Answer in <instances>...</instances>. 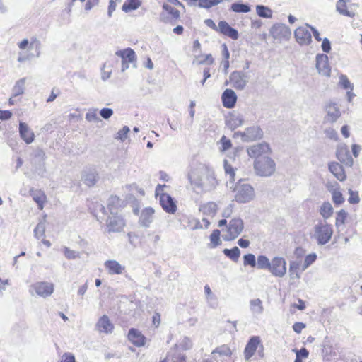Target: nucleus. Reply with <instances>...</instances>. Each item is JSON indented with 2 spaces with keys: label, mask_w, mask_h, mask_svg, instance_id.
I'll use <instances>...</instances> for the list:
<instances>
[{
  "label": "nucleus",
  "mask_w": 362,
  "mask_h": 362,
  "mask_svg": "<svg viewBox=\"0 0 362 362\" xmlns=\"http://www.w3.org/2000/svg\"><path fill=\"white\" fill-rule=\"evenodd\" d=\"M188 180L192 185L200 189L202 192H211L218 185L214 172L203 164H199L189 170Z\"/></svg>",
  "instance_id": "obj_1"
},
{
  "label": "nucleus",
  "mask_w": 362,
  "mask_h": 362,
  "mask_svg": "<svg viewBox=\"0 0 362 362\" xmlns=\"http://www.w3.org/2000/svg\"><path fill=\"white\" fill-rule=\"evenodd\" d=\"M332 235V226L327 223L326 221H319L314 225L310 233V238L315 240L317 245H324L329 243Z\"/></svg>",
  "instance_id": "obj_2"
},
{
  "label": "nucleus",
  "mask_w": 362,
  "mask_h": 362,
  "mask_svg": "<svg viewBox=\"0 0 362 362\" xmlns=\"http://www.w3.org/2000/svg\"><path fill=\"white\" fill-rule=\"evenodd\" d=\"M235 199L239 203H247L255 196L254 188L244 180H239L234 188Z\"/></svg>",
  "instance_id": "obj_3"
},
{
  "label": "nucleus",
  "mask_w": 362,
  "mask_h": 362,
  "mask_svg": "<svg viewBox=\"0 0 362 362\" xmlns=\"http://www.w3.org/2000/svg\"><path fill=\"white\" fill-rule=\"evenodd\" d=\"M254 169L257 175L271 176L276 170V164L270 157H259L254 162Z\"/></svg>",
  "instance_id": "obj_4"
},
{
  "label": "nucleus",
  "mask_w": 362,
  "mask_h": 362,
  "mask_svg": "<svg viewBox=\"0 0 362 362\" xmlns=\"http://www.w3.org/2000/svg\"><path fill=\"white\" fill-rule=\"evenodd\" d=\"M54 284L48 281H39L35 282L30 286L29 292L31 295L34 293L42 298H47L50 296L54 292Z\"/></svg>",
  "instance_id": "obj_5"
},
{
  "label": "nucleus",
  "mask_w": 362,
  "mask_h": 362,
  "mask_svg": "<svg viewBox=\"0 0 362 362\" xmlns=\"http://www.w3.org/2000/svg\"><path fill=\"white\" fill-rule=\"evenodd\" d=\"M244 228L243 221L240 218L231 219L227 227V235L225 240H234L239 236Z\"/></svg>",
  "instance_id": "obj_6"
},
{
  "label": "nucleus",
  "mask_w": 362,
  "mask_h": 362,
  "mask_svg": "<svg viewBox=\"0 0 362 362\" xmlns=\"http://www.w3.org/2000/svg\"><path fill=\"white\" fill-rule=\"evenodd\" d=\"M230 81L235 89L242 90H243L249 81V76L241 71H233L230 76Z\"/></svg>",
  "instance_id": "obj_7"
},
{
  "label": "nucleus",
  "mask_w": 362,
  "mask_h": 362,
  "mask_svg": "<svg viewBox=\"0 0 362 362\" xmlns=\"http://www.w3.org/2000/svg\"><path fill=\"white\" fill-rule=\"evenodd\" d=\"M106 225L109 233H117L121 231L125 226V222L122 216L118 213L110 214L107 221Z\"/></svg>",
  "instance_id": "obj_8"
},
{
  "label": "nucleus",
  "mask_w": 362,
  "mask_h": 362,
  "mask_svg": "<svg viewBox=\"0 0 362 362\" xmlns=\"http://www.w3.org/2000/svg\"><path fill=\"white\" fill-rule=\"evenodd\" d=\"M273 276L283 277L286 273V262L283 257H276L272 259L269 269Z\"/></svg>",
  "instance_id": "obj_9"
},
{
  "label": "nucleus",
  "mask_w": 362,
  "mask_h": 362,
  "mask_svg": "<svg viewBox=\"0 0 362 362\" xmlns=\"http://www.w3.org/2000/svg\"><path fill=\"white\" fill-rule=\"evenodd\" d=\"M235 135H240L243 141H252L260 139L263 136V131L258 126H253L245 129L243 132H238Z\"/></svg>",
  "instance_id": "obj_10"
},
{
  "label": "nucleus",
  "mask_w": 362,
  "mask_h": 362,
  "mask_svg": "<svg viewBox=\"0 0 362 362\" xmlns=\"http://www.w3.org/2000/svg\"><path fill=\"white\" fill-rule=\"evenodd\" d=\"M325 110L327 113L324 117L325 122L334 123L341 115L339 105L334 102H328L325 106Z\"/></svg>",
  "instance_id": "obj_11"
},
{
  "label": "nucleus",
  "mask_w": 362,
  "mask_h": 362,
  "mask_svg": "<svg viewBox=\"0 0 362 362\" xmlns=\"http://www.w3.org/2000/svg\"><path fill=\"white\" fill-rule=\"evenodd\" d=\"M310 25L305 24V26H300L296 29L294 36L300 45H307L312 41L311 33L309 30Z\"/></svg>",
  "instance_id": "obj_12"
},
{
  "label": "nucleus",
  "mask_w": 362,
  "mask_h": 362,
  "mask_svg": "<svg viewBox=\"0 0 362 362\" xmlns=\"http://www.w3.org/2000/svg\"><path fill=\"white\" fill-rule=\"evenodd\" d=\"M269 33L275 40L288 39L291 35L289 28L283 23L274 24L270 29Z\"/></svg>",
  "instance_id": "obj_13"
},
{
  "label": "nucleus",
  "mask_w": 362,
  "mask_h": 362,
  "mask_svg": "<svg viewBox=\"0 0 362 362\" xmlns=\"http://www.w3.org/2000/svg\"><path fill=\"white\" fill-rule=\"evenodd\" d=\"M316 68L318 73L325 76H329L330 68L328 63V57L320 54L316 56Z\"/></svg>",
  "instance_id": "obj_14"
},
{
  "label": "nucleus",
  "mask_w": 362,
  "mask_h": 362,
  "mask_svg": "<svg viewBox=\"0 0 362 362\" xmlns=\"http://www.w3.org/2000/svg\"><path fill=\"white\" fill-rule=\"evenodd\" d=\"M269 146L267 143H260L250 146L247 148V151L250 157L257 159L259 157H264L262 155L269 152Z\"/></svg>",
  "instance_id": "obj_15"
},
{
  "label": "nucleus",
  "mask_w": 362,
  "mask_h": 362,
  "mask_svg": "<svg viewBox=\"0 0 362 362\" xmlns=\"http://www.w3.org/2000/svg\"><path fill=\"white\" fill-rule=\"evenodd\" d=\"M159 201L162 208L167 213L173 214L176 211L177 206L168 194L161 193Z\"/></svg>",
  "instance_id": "obj_16"
},
{
  "label": "nucleus",
  "mask_w": 362,
  "mask_h": 362,
  "mask_svg": "<svg viewBox=\"0 0 362 362\" xmlns=\"http://www.w3.org/2000/svg\"><path fill=\"white\" fill-rule=\"evenodd\" d=\"M223 107L231 109L235 107L237 102V95L232 89H226L221 95Z\"/></svg>",
  "instance_id": "obj_17"
},
{
  "label": "nucleus",
  "mask_w": 362,
  "mask_h": 362,
  "mask_svg": "<svg viewBox=\"0 0 362 362\" xmlns=\"http://www.w3.org/2000/svg\"><path fill=\"white\" fill-rule=\"evenodd\" d=\"M238 152V149H235L234 151L233 156L229 155L228 159H225L223 160V167L225 173L227 176L229 177V180L230 182H233L235 180V169L233 167L232 164L230 163V162H235V156Z\"/></svg>",
  "instance_id": "obj_18"
},
{
  "label": "nucleus",
  "mask_w": 362,
  "mask_h": 362,
  "mask_svg": "<svg viewBox=\"0 0 362 362\" xmlns=\"http://www.w3.org/2000/svg\"><path fill=\"white\" fill-rule=\"evenodd\" d=\"M218 32L233 40H238L239 37L238 30L230 26V25L224 21H221L218 23Z\"/></svg>",
  "instance_id": "obj_19"
},
{
  "label": "nucleus",
  "mask_w": 362,
  "mask_h": 362,
  "mask_svg": "<svg viewBox=\"0 0 362 362\" xmlns=\"http://www.w3.org/2000/svg\"><path fill=\"white\" fill-rule=\"evenodd\" d=\"M30 195L32 197L33 201L37 204L40 210H42L45 204L47 202V196L45 192L38 189L31 188L29 190Z\"/></svg>",
  "instance_id": "obj_20"
},
{
  "label": "nucleus",
  "mask_w": 362,
  "mask_h": 362,
  "mask_svg": "<svg viewBox=\"0 0 362 362\" xmlns=\"http://www.w3.org/2000/svg\"><path fill=\"white\" fill-rule=\"evenodd\" d=\"M104 267L110 275L121 274L125 269L124 266H122L117 261L114 259L105 261Z\"/></svg>",
  "instance_id": "obj_21"
},
{
  "label": "nucleus",
  "mask_w": 362,
  "mask_h": 362,
  "mask_svg": "<svg viewBox=\"0 0 362 362\" xmlns=\"http://www.w3.org/2000/svg\"><path fill=\"white\" fill-rule=\"evenodd\" d=\"M19 134L21 139L28 144H31L34 140V133L25 122L19 123Z\"/></svg>",
  "instance_id": "obj_22"
},
{
  "label": "nucleus",
  "mask_w": 362,
  "mask_h": 362,
  "mask_svg": "<svg viewBox=\"0 0 362 362\" xmlns=\"http://www.w3.org/2000/svg\"><path fill=\"white\" fill-rule=\"evenodd\" d=\"M154 210L151 207L145 208L142 210L140 218L139 224L145 228H148L153 221Z\"/></svg>",
  "instance_id": "obj_23"
},
{
  "label": "nucleus",
  "mask_w": 362,
  "mask_h": 362,
  "mask_svg": "<svg viewBox=\"0 0 362 362\" xmlns=\"http://www.w3.org/2000/svg\"><path fill=\"white\" fill-rule=\"evenodd\" d=\"M337 157L341 163L349 167H351L354 163L353 158L346 147L338 148L337 150Z\"/></svg>",
  "instance_id": "obj_24"
},
{
  "label": "nucleus",
  "mask_w": 362,
  "mask_h": 362,
  "mask_svg": "<svg viewBox=\"0 0 362 362\" xmlns=\"http://www.w3.org/2000/svg\"><path fill=\"white\" fill-rule=\"evenodd\" d=\"M259 343L260 339L259 337H252L250 338L244 351L246 360H249L254 355Z\"/></svg>",
  "instance_id": "obj_25"
},
{
  "label": "nucleus",
  "mask_w": 362,
  "mask_h": 362,
  "mask_svg": "<svg viewBox=\"0 0 362 362\" xmlns=\"http://www.w3.org/2000/svg\"><path fill=\"white\" fill-rule=\"evenodd\" d=\"M96 328L100 332L111 333L113 330L114 326L111 323L109 317L104 315H103L96 323Z\"/></svg>",
  "instance_id": "obj_26"
},
{
  "label": "nucleus",
  "mask_w": 362,
  "mask_h": 362,
  "mask_svg": "<svg viewBox=\"0 0 362 362\" xmlns=\"http://www.w3.org/2000/svg\"><path fill=\"white\" fill-rule=\"evenodd\" d=\"M129 340L136 346H142L145 344V337L141 332L134 329L132 328L129 329L128 333Z\"/></svg>",
  "instance_id": "obj_27"
},
{
  "label": "nucleus",
  "mask_w": 362,
  "mask_h": 362,
  "mask_svg": "<svg viewBox=\"0 0 362 362\" xmlns=\"http://www.w3.org/2000/svg\"><path fill=\"white\" fill-rule=\"evenodd\" d=\"M244 123L243 116L240 114H232L227 119L226 124L232 130L240 127Z\"/></svg>",
  "instance_id": "obj_28"
},
{
  "label": "nucleus",
  "mask_w": 362,
  "mask_h": 362,
  "mask_svg": "<svg viewBox=\"0 0 362 362\" xmlns=\"http://www.w3.org/2000/svg\"><path fill=\"white\" fill-rule=\"evenodd\" d=\"M328 168L334 176L339 181H344L346 179L344 170L339 163L337 162H332L329 164Z\"/></svg>",
  "instance_id": "obj_29"
},
{
  "label": "nucleus",
  "mask_w": 362,
  "mask_h": 362,
  "mask_svg": "<svg viewBox=\"0 0 362 362\" xmlns=\"http://www.w3.org/2000/svg\"><path fill=\"white\" fill-rule=\"evenodd\" d=\"M250 310L254 316H259L263 313V303L259 298L250 300Z\"/></svg>",
  "instance_id": "obj_30"
},
{
  "label": "nucleus",
  "mask_w": 362,
  "mask_h": 362,
  "mask_svg": "<svg viewBox=\"0 0 362 362\" xmlns=\"http://www.w3.org/2000/svg\"><path fill=\"white\" fill-rule=\"evenodd\" d=\"M82 179L83 182L88 187L93 186L98 180V175L94 170L83 173Z\"/></svg>",
  "instance_id": "obj_31"
},
{
  "label": "nucleus",
  "mask_w": 362,
  "mask_h": 362,
  "mask_svg": "<svg viewBox=\"0 0 362 362\" xmlns=\"http://www.w3.org/2000/svg\"><path fill=\"white\" fill-rule=\"evenodd\" d=\"M115 54L120 57L122 59L128 61V62H133L136 59V54L134 51L131 48H127L122 50H117Z\"/></svg>",
  "instance_id": "obj_32"
},
{
  "label": "nucleus",
  "mask_w": 362,
  "mask_h": 362,
  "mask_svg": "<svg viewBox=\"0 0 362 362\" xmlns=\"http://www.w3.org/2000/svg\"><path fill=\"white\" fill-rule=\"evenodd\" d=\"M121 206V199L117 196L112 195L107 201V209L110 214L117 213L118 209Z\"/></svg>",
  "instance_id": "obj_33"
},
{
  "label": "nucleus",
  "mask_w": 362,
  "mask_h": 362,
  "mask_svg": "<svg viewBox=\"0 0 362 362\" xmlns=\"http://www.w3.org/2000/svg\"><path fill=\"white\" fill-rule=\"evenodd\" d=\"M218 209L217 204L214 202H209L199 206V211L204 214L214 216Z\"/></svg>",
  "instance_id": "obj_34"
},
{
  "label": "nucleus",
  "mask_w": 362,
  "mask_h": 362,
  "mask_svg": "<svg viewBox=\"0 0 362 362\" xmlns=\"http://www.w3.org/2000/svg\"><path fill=\"white\" fill-rule=\"evenodd\" d=\"M218 355L220 357H229L231 356L232 352L230 349L227 345H222L217 348H216L212 352L211 355L213 358L217 360L216 355Z\"/></svg>",
  "instance_id": "obj_35"
},
{
  "label": "nucleus",
  "mask_w": 362,
  "mask_h": 362,
  "mask_svg": "<svg viewBox=\"0 0 362 362\" xmlns=\"http://www.w3.org/2000/svg\"><path fill=\"white\" fill-rule=\"evenodd\" d=\"M336 9L341 15L344 16L354 17L355 15L354 12L347 9L346 0H338L336 4Z\"/></svg>",
  "instance_id": "obj_36"
},
{
  "label": "nucleus",
  "mask_w": 362,
  "mask_h": 362,
  "mask_svg": "<svg viewBox=\"0 0 362 362\" xmlns=\"http://www.w3.org/2000/svg\"><path fill=\"white\" fill-rule=\"evenodd\" d=\"M320 214L323 217L324 221H326L332 216L333 214V207L329 202H324L320 209Z\"/></svg>",
  "instance_id": "obj_37"
},
{
  "label": "nucleus",
  "mask_w": 362,
  "mask_h": 362,
  "mask_svg": "<svg viewBox=\"0 0 362 362\" xmlns=\"http://www.w3.org/2000/svg\"><path fill=\"white\" fill-rule=\"evenodd\" d=\"M25 78L17 81L12 89V96L16 97L23 94L25 90Z\"/></svg>",
  "instance_id": "obj_38"
},
{
  "label": "nucleus",
  "mask_w": 362,
  "mask_h": 362,
  "mask_svg": "<svg viewBox=\"0 0 362 362\" xmlns=\"http://www.w3.org/2000/svg\"><path fill=\"white\" fill-rule=\"evenodd\" d=\"M141 5L140 0H127L122 5V9L124 12L128 13L137 9Z\"/></svg>",
  "instance_id": "obj_39"
},
{
  "label": "nucleus",
  "mask_w": 362,
  "mask_h": 362,
  "mask_svg": "<svg viewBox=\"0 0 362 362\" xmlns=\"http://www.w3.org/2000/svg\"><path fill=\"white\" fill-rule=\"evenodd\" d=\"M223 252L227 257L235 262H238L240 255V250L238 247H234L232 249L226 248L223 250Z\"/></svg>",
  "instance_id": "obj_40"
},
{
  "label": "nucleus",
  "mask_w": 362,
  "mask_h": 362,
  "mask_svg": "<svg viewBox=\"0 0 362 362\" xmlns=\"http://www.w3.org/2000/svg\"><path fill=\"white\" fill-rule=\"evenodd\" d=\"M299 263L295 261L291 262L289 265V277L291 280L298 279L300 275L298 272Z\"/></svg>",
  "instance_id": "obj_41"
},
{
  "label": "nucleus",
  "mask_w": 362,
  "mask_h": 362,
  "mask_svg": "<svg viewBox=\"0 0 362 362\" xmlns=\"http://www.w3.org/2000/svg\"><path fill=\"white\" fill-rule=\"evenodd\" d=\"M257 14L262 18H270L272 17V11L267 6L257 5L256 6Z\"/></svg>",
  "instance_id": "obj_42"
},
{
  "label": "nucleus",
  "mask_w": 362,
  "mask_h": 362,
  "mask_svg": "<svg viewBox=\"0 0 362 362\" xmlns=\"http://www.w3.org/2000/svg\"><path fill=\"white\" fill-rule=\"evenodd\" d=\"M192 346H193V343H192L191 339L189 338L188 337H184L180 340L179 344H175V347L176 349H180L183 351L189 350L190 349H192Z\"/></svg>",
  "instance_id": "obj_43"
},
{
  "label": "nucleus",
  "mask_w": 362,
  "mask_h": 362,
  "mask_svg": "<svg viewBox=\"0 0 362 362\" xmlns=\"http://www.w3.org/2000/svg\"><path fill=\"white\" fill-rule=\"evenodd\" d=\"M231 10L235 13H248L250 11V7L247 4L243 3H234L231 5Z\"/></svg>",
  "instance_id": "obj_44"
},
{
  "label": "nucleus",
  "mask_w": 362,
  "mask_h": 362,
  "mask_svg": "<svg viewBox=\"0 0 362 362\" xmlns=\"http://www.w3.org/2000/svg\"><path fill=\"white\" fill-rule=\"evenodd\" d=\"M269 259L264 255H259L256 262V266L259 269H269L270 267Z\"/></svg>",
  "instance_id": "obj_45"
},
{
  "label": "nucleus",
  "mask_w": 362,
  "mask_h": 362,
  "mask_svg": "<svg viewBox=\"0 0 362 362\" xmlns=\"http://www.w3.org/2000/svg\"><path fill=\"white\" fill-rule=\"evenodd\" d=\"M223 0H199L198 6L199 8L209 9L213 6H215L220 3H222Z\"/></svg>",
  "instance_id": "obj_46"
},
{
  "label": "nucleus",
  "mask_w": 362,
  "mask_h": 362,
  "mask_svg": "<svg viewBox=\"0 0 362 362\" xmlns=\"http://www.w3.org/2000/svg\"><path fill=\"white\" fill-rule=\"evenodd\" d=\"M163 9L171 15L172 20H177L180 18V11L168 4H163Z\"/></svg>",
  "instance_id": "obj_47"
},
{
  "label": "nucleus",
  "mask_w": 362,
  "mask_h": 362,
  "mask_svg": "<svg viewBox=\"0 0 362 362\" xmlns=\"http://www.w3.org/2000/svg\"><path fill=\"white\" fill-rule=\"evenodd\" d=\"M317 259V255L315 253H311L305 256L304 262L302 265V271L307 269L312 264H313Z\"/></svg>",
  "instance_id": "obj_48"
},
{
  "label": "nucleus",
  "mask_w": 362,
  "mask_h": 362,
  "mask_svg": "<svg viewBox=\"0 0 362 362\" xmlns=\"http://www.w3.org/2000/svg\"><path fill=\"white\" fill-rule=\"evenodd\" d=\"M346 217L347 213L344 209H341L339 211H338L337 214L335 222V226L337 228L344 224Z\"/></svg>",
  "instance_id": "obj_49"
},
{
  "label": "nucleus",
  "mask_w": 362,
  "mask_h": 362,
  "mask_svg": "<svg viewBox=\"0 0 362 362\" xmlns=\"http://www.w3.org/2000/svg\"><path fill=\"white\" fill-rule=\"evenodd\" d=\"M220 230L218 229L214 230L210 235V240L212 247H216L221 243L220 240Z\"/></svg>",
  "instance_id": "obj_50"
},
{
  "label": "nucleus",
  "mask_w": 362,
  "mask_h": 362,
  "mask_svg": "<svg viewBox=\"0 0 362 362\" xmlns=\"http://www.w3.org/2000/svg\"><path fill=\"white\" fill-rule=\"evenodd\" d=\"M332 195L333 202L335 204L339 205V204H341L344 202L343 195H342L341 192L338 189H334L332 191Z\"/></svg>",
  "instance_id": "obj_51"
},
{
  "label": "nucleus",
  "mask_w": 362,
  "mask_h": 362,
  "mask_svg": "<svg viewBox=\"0 0 362 362\" xmlns=\"http://www.w3.org/2000/svg\"><path fill=\"white\" fill-rule=\"evenodd\" d=\"M199 56L195 55L196 59L193 61V64H212L214 63V59L211 54H206L204 57L202 59L197 60Z\"/></svg>",
  "instance_id": "obj_52"
},
{
  "label": "nucleus",
  "mask_w": 362,
  "mask_h": 362,
  "mask_svg": "<svg viewBox=\"0 0 362 362\" xmlns=\"http://www.w3.org/2000/svg\"><path fill=\"white\" fill-rule=\"evenodd\" d=\"M243 264L245 266L250 265L252 267H256V259L253 254H247L243 256Z\"/></svg>",
  "instance_id": "obj_53"
},
{
  "label": "nucleus",
  "mask_w": 362,
  "mask_h": 362,
  "mask_svg": "<svg viewBox=\"0 0 362 362\" xmlns=\"http://www.w3.org/2000/svg\"><path fill=\"white\" fill-rule=\"evenodd\" d=\"M339 84L344 89L353 90L354 86L350 83L348 78L345 75H341L339 77Z\"/></svg>",
  "instance_id": "obj_54"
},
{
  "label": "nucleus",
  "mask_w": 362,
  "mask_h": 362,
  "mask_svg": "<svg viewBox=\"0 0 362 362\" xmlns=\"http://www.w3.org/2000/svg\"><path fill=\"white\" fill-rule=\"evenodd\" d=\"M129 132V128L127 126L123 127L116 134L115 139L124 141L127 136V134Z\"/></svg>",
  "instance_id": "obj_55"
},
{
  "label": "nucleus",
  "mask_w": 362,
  "mask_h": 362,
  "mask_svg": "<svg viewBox=\"0 0 362 362\" xmlns=\"http://www.w3.org/2000/svg\"><path fill=\"white\" fill-rule=\"evenodd\" d=\"M86 119L88 122H98L100 121V119L98 117L96 109L89 110L86 114Z\"/></svg>",
  "instance_id": "obj_56"
},
{
  "label": "nucleus",
  "mask_w": 362,
  "mask_h": 362,
  "mask_svg": "<svg viewBox=\"0 0 362 362\" xmlns=\"http://www.w3.org/2000/svg\"><path fill=\"white\" fill-rule=\"evenodd\" d=\"M64 254L65 257L69 259H74L80 257L78 252L71 250L66 247H65L64 249Z\"/></svg>",
  "instance_id": "obj_57"
},
{
  "label": "nucleus",
  "mask_w": 362,
  "mask_h": 362,
  "mask_svg": "<svg viewBox=\"0 0 362 362\" xmlns=\"http://www.w3.org/2000/svg\"><path fill=\"white\" fill-rule=\"evenodd\" d=\"M45 224L43 223H39L37 226L35 227V230H34V234H35V236L37 238V239H40V238H42V236H44L45 235Z\"/></svg>",
  "instance_id": "obj_58"
},
{
  "label": "nucleus",
  "mask_w": 362,
  "mask_h": 362,
  "mask_svg": "<svg viewBox=\"0 0 362 362\" xmlns=\"http://www.w3.org/2000/svg\"><path fill=\"white\" fill-rule=\"evenodd\" d=\"M349 193L350 195L348 199L349 202L352 204H358L360 201L358 192H355L350 189Z\"/></svg>",
  "instance_id": "obj_59"
},
{
  "label": "nucleus",
  "mask_w": 362,
  "mask_h": 362,
  "mask_svg": "<svg viewBox=\"0 0 362 362\" xmlns=\"http://www.w3.org/2000/svg\"><path fill=\"white\" fill-rule=\"evenodd\" d=\"M113 115V110L111 108L105 107L100 110V115L105 119H107Z\"/></svg>",
  "instance_id": "obj_60"
},
{
  "label": "nucleus",
  "mask_w": 362,
  "mask_h": 362,
  "mask_svg": "<svg viewBox=\"0 0 362 362\" xmlns=\"http://www.w3.org/2000/svg\"><path fill=\"white\" fill-rule=\"evenodd\" d=\"M221 143L222 145V150L226 151L228 150L231 146V141L230 139H227L226 136H223L221 139Z\"/></svg>",
  "instance_id": "obj_61"
},
{
  "label": "nucleus",
  "mask_w": 362,
  "mask_h": 362,
  "mask_svg": "<svg viewBox=\"0 0 362 362\" xmlns=\"http://www.w3.org/2000/svg\"><path fill=\"white\" fill-rule=\"evenodd\" d=\"M105 64H103L102 69H101V78L103 81H105L106 80H107L111 74H112V69H110V70H107V71H105Z\"/></svg>",
  "instance_id": "obj_62"
},
{
  "label": "nucleus",
  "mask_w": 362,
  "mask_h": 362,
  "mask_svg": "<svg viewBox=\"0 0 362 362\" xmlns=\"http://www.w3.org/2000/svg\"><path fill=\"white\" fill-rule=\"evenodd\" d=\"M233 204H230L229 205H228L223 211L222 216L226 218L230 217V216L232 215V213H233Z\"/></svg>",
  "instance_id": "obj_63"
},
{
  "label": "nucleus",
  "mask_w": 362,
  "mask_h": 362,
  "mask_svg": "<svg viewBox=\"0 0 362 362\" xmlns=\"http://www.w3.org/2000/svg\"><path fill=\"white\" fill-rule=\"evenodd\" d=\"M61 362H76L75 357L72 354L66 353L62 356Z\"/></svg>",
  "instance_id": "obj_64"
}]
</instances>
